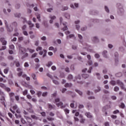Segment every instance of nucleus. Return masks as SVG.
I'll list each match as a JSON object with an SVG mask.
<instances>
[{
    "mask_svg": "<svg viewBox=\"0 0 126 126\" xmlns=\"http://www.w3.org/2000/svg\"><path fill=\"white\" fill-rule=\"evenodd\" d=\"M117 8V12L119 15H123L125 13V10L123 7V5L120 3H118L116 5Z\"/></svg>",
    "mask_w": 126,
    "mask_h": 126,
    "instance_id": "nucleus-1",
    "label": "nucleus"
},
{
    "mask_svg": "<svg viewBox=\"0 0 126 126\" xmlns=\"http://www.w3.org/2000/svg\"><path fill=\"white\" fill-rule=\"evenodd\" d=\"M116 83L119 85V86H120L121 89H125V84L121 80H117Z\"/></svg>",
    "mask_w": 126,
    "mask_h": 126,
    "instance_id": "nucleus-2",
    "label": "nucleus"
},
{
    "mask_svg": "<svg viewBox=\"0 0 126 126\" xmlns=\"http://www.w3.org/2000/svg\"><path fill=\"white\" fill-rule=\"evenodd\" d=\"M114 57L115 60V64L117 65L119 63V53L115 52L114 53Z\"/></svg>",
    "mask_w": 126,
    "mask_h": 126,
    "instance_id": "nucleus-3",
    "label": "nucleus"
},
{
    "mask_svg": "<svg viewBox=\"0 0 126 126\" xmlns=\"http://www.w3.org/2000/svg\"><path fill=\"white\" fill-rule=\"evenodd\" d=\"M14 93H10L9 94V96L10 97V100L11 102H14V98H13V97H14Z\"/></svg>",
    "mask_w": 126,
    "mask_h": 126,
    "instance_id": "nucleus-4",
    "label": "nucleus"
},
{
    "mask_svg": "<svg viewBox=\"0 0 126 126\" xmlns=\"http://www.w3.org/2000/svg\"><path fill=\"white\" fill-rule=\"evenodd\" d=\"M56 106L57 107H60V106L61 109H63V108H65V105H63V102H60L58 103H56Z\"/></svg>",
    "mask_w": 126,
    "mask_h": 126,
    "instance_id": "nucleus-5",
    "label": "nucleus"
},
{
    "mask_svg": "<svg viewBox=\"0 0 126 126\" xmlns=\"http://www.w3.org/2000/svg\"><path fill=\"white\" fill-rule=\"evenodd\" d=\"M43 54V58H45V56H46V55H47V50L44 49L43 50V51H40L39 52V55L40 56H42Z\"/></svg>",
    "mask_w": 126,
    "mask_h": 126,
    "instance_id": "nucleus-6",
    "label": "nucleus"
},
{
    "mask_svg": "<svg viewBox=\"0 0 126 126\" xmlns=\"http://www.w3.org/2000/svg\"><path fill=\"white\" fill-rule=\"evenodd\" d=\"M0 41L1 43H2V45H3V46H5V45H6V44L7 43V42H6L5 39L3 37H1V38H0Z\"/></svg>",
    "mask_w": 126,
    "mask_h": 126,
    "instance_id": "nucleus-7",
    "label": "nucleus"
},
{
    "mask_svg": "<svg viewBox=\"0 0 126 126\" xmlns=\"http://www.w3.org/2000/svg\"><path fill=\"white\" fill-rule=\"evenodd\" d=\"M0 101H3L1 102V104L4 106V107H6L5 105V102H4L5 101V98H4V96L3 95L2 96L1 98L0 99Z\"/></svg>",
    "mask_w": 126,
    "mask_h": 126,
    "instance_id": "nucleus-8",
    "label": "nucleus"
},
{
    "mask_svg": "<svg viewBox=\"0 0 126 126\" xmlns=\"http://www.w3.org/2000/svg\"><path fill=\"white\" fill-rule=\"evenodd\" d=\"M19 51L20 52H21L22 54H25L26 52V49H25V48L24 47H20L19 49Z\"/></svg>",
    "mask_w": 126,
    "mask_h": 126,
    "instance_id": "nucleus-9",
    "label": "nucleus"
},
{
    "mask_svg": "<svg viewBox=\"0 0 126 126\" xmlns=\"http://www.w3.org/2000/svg\"><path fill=\"white\" fill-rule=\"evenodd\" d=\"M47 105L48 106V108L50 109V110L55 109V108L56 107L55 105H53L51 104L50 103H48Z\"/></svg>",
    "mask_w": 126,
    "mask_h": 126,
    "instance_id": "nucleus-10",
    "label": "nucleus"
},
{
    "mask_svg": "<svg viewBox=\"0 0 126 126\" xmlns=\"http://www.w3.org/2000/svg\"><path fill=\"white\" fill-rule=\"evenodd\" d=\"M66 23H63V25L64 27L62 29V30L63 31H65L66 30H67V26H66Z\"/></svg>",
    "mask_w": 126,
    "mask_h": 126,
    "instance_id": "nucleus-11",
    "label": "nucleus"
},
{
    "mask_svg": "<svg viewBox=\"0 0 126 126\" xmlns=\"http://www.w3.org/2000/svg\"><path fill=\"white\" fill-rule=\"evenodd\" d=\"M6 120L8 122V124H9V126H13V123H12V122L11 121V120L10 119H9V118H7Z\"/></svg>",
    "mask_w": 126,
    "mask_h": 126,
    "instance_id": "nucleus-12",
    "label": "nucleus"
},
{
    "mask_svg": "<svg viewBox=\"0 0 126 126\" xmlns=\"http://www.w3.org/2000/svg\"><path fill=\"white\" fill-rule=\"evenodd\" d=\"M31 117L33 120H35L36 121H37V120H39V117H37L35 115H32Z\"/></svg>",
    "mask_w": 126,
    "mask_h": 126,
    "instance_id": "nucleus-13",
    "label": "nucleus"
},
{
    "mask_svg": "<svg viewBox=\"0 0 126 126\" xmlns=\"http://www.w3.org/2000/svg\"><path fill=\"white\" fill-rule=\"evenodd\" d=\"M85 115L86 116V117H87V118H89L90 119L92 118V115H91V113H90V112L86 113Z\"/></svg>",
    "mask_w": 126,
    "mask_h": 126,
    "instance_id": "nucleus-14",
    "label": "nucleus"
},
{
    "mask_svg": "<svg viewBox=\"0 0 126 126\" xmlns=\"http://www.w3.org/2000/svg\"><path fill=\"white\" fill-rule=\"evenodd\" d=\"M72 86V83H67L64 85V87L67 88V87H71Z\"/></svg>",
    "mask_w": 126,
    "mask_h": 126,
    "instance_id": "nucleus-15",
    "label": "nucleus"
},
{
    "mask_svg": "<svg viewBox=\"0 0 126 126\" xmlns=\"http://www.w3.org/2000/svg\"><path fill=\"white\" fill-rule=\"evenodd\" d=\"M27 110L28 111V112H29V113H34V110H33V107H30L27 109Z\"/></svg>",
    "mask_w": 126,
    "mask_h": 126,
    "instance_id": "nucleus-16",
    "label": "nucleus"
},
{
    "mask_svg": "<svg viewBox=\"0 0 126 126\" xmlns=\"http://www.w3.org/2000/svg\"><path fill=\"white\" fill-rule=\"evenodd\" d=\"M82 76L83 78H84V79H86V78H88V77H89V75L83 74L82 75Z\"/></svg>",
    "mask_w": 126,
    "mask_h": 126,
    "instance_id": "nucleus-17",
    "label": "nucleus"
},
{
    "mask_svg": "<svg viewBox=\"0 0 126 126\" xmlns=\"http://www.w3.org/2000/svg\"><path fill=\"white\" fill-rule=\"evenodd\" d=\"M28 24L30 26V28H32V27H34V24H32V22H31V21H29L28 22Z\"/></svg>",
    "mask_w": 126,
    "mask_h": 126,
    "instance_id": "nucleus-18",
    "label": "nucleus"
},
{
    "mask_svg": "<svg viewBox=\"0 0 126 126\" xmlns=\"http://www.w3.org/2000/svg\"><path fill=\"white\" fill-rule=\"evenodd\" d=\"M110 106L106 105V106H104L102 108V111L105 112L107 110V109L110 108Z\"/></svg>",
    "mask_w": 126,
    "mask_h": 126,
    "instance_id": "nucleus-19",
    "label": "nucleus"
},
{
    "mask_svg": "<svg viewBox=\"0 0 126 126\" xmlns=\"http://www.w3.org/2000/svg\"><path fill=\"white\" fill-rule=\"evenodd\" d=\"M108 54V52H107V51H104L102 52V55L103 56V57H104V58H107V55Z\"/></svg>",
    "mask_w": 126,
    "mask_h": 126,
    "instance_id": "nucleus-20",
    "label": "nucleus"
},
{
    "mask_svg": "<svg viewBox=\"0 0 126 126\" xmlns=\"http://www.w3.org/2000/svg\"><path fill=\"white\" fill-rule=\"evenodd\" d=\"M50 18L51 20H50L49 22L51 24H52V23L53 22V20H54V19H56V16H53L52 17H50Z\"/></svg>",
    "mask_w": 126,
    "mask_h": 126,
    "instance_id": "nucleus-21",
    "label": "nucleus"
},
{
    "mask_svg": "<svg viewBox=\"0 0 126 126\" xmlns=\"http://www.w3.org/2000/svg\"><path fill=\"white\" fill-rule=\"evenodd\" d=\"M111 85H113V86H115V85H116V84H117V82H116V81L111 80Z\"/></svg>",
    "mask_w": 126,
    "mask_h": 126,
    "instance_id": "nucleus-22",
    "label": "nucleus"
},
{
    "mask_svg": "<svg viewBox=\"0 0 126 126\" xmlns=\"http://www.w3.org/2000/svg\"><path fill=\"white\" fill-rule=\"evenodd\" d=\"M93 41L94 42H95V43H96V42H98L99 40L98 39V38H97V37H94L93 38Z\"/></svg>",
    "mask_w": 126,
    "mask_h": 126,
    "instance_id": "nucleus-23",
    "label": "nucleus"
},
{
    "mask_svg": "<svg viewBox=\"0 0 126 126\" xmlns=\"http://www.w3.org/2000/svg\"><path fill=\"white\" fill-rule=\"evenodd\" d=\"M114 90L115 92H118V91L120 90V88H119L118 86H116L114 87Z\"/></svg>",
    "mask_w": 126,
    "mask_h": 126,
    "instance_id": "nucleus-24",
    "label": "nucleus"
},
{
    "mask_svg": "<svg viewBox=\"0 0 126 126\" xmlns=\"http://www.w3.org/2000/svg\"><path fill=\"white\" fill-rule=\"evenodd\" d=\"M9 70V69L8 68H6L4 69L3 72L4 73H5V74H7Z\"/></svg>",
    "mask_w": 126,
    "mask_h": 126,
    "instance_id": "nucleus-25",
    "label": "nucleus"
},
{
    "mask_svg": "<svg viewBox=\"0 0 126 126\" xmlns=\"http://www.w3.org/2000/svg\"><path fill=\"white\" fill-rule=\"evenodd\" d=\"M35 15L37 17V19H38L39 22L41 21V17L40 16V14H35Z\"/></svg>",
    "mask_w": 126,
    "mask_h": 126,
    "instance_id": "nucleus-26",
    "label": "nucleus"
},
{
    "mask_svg": "<svg viewBox=\"0 0 126 126\" xmlns=\"http://www.w3.org/2000/svg\"><path fill=\"white\" fill-rule=\"evenodd\" d=\"M12 27H14V28H16V27H17V23L16 22H14L12 24Z\"/></svg>",
    "mask_w": 126,
    "mask_h": 126,
    "instance_id": "nucleus-27",
    "label": "nucleus"
},
{
    "mask_svg": "<svg viewBox=\"0 0 126 126\" xmlns=\"http://www.w3.org/2000/svg\"><path fill=\"white\" fill-rule=\"evenodd\" d=\"M122 75H123L122 72H119L116 74V76H117V77H121Z\"/></svg>",
    "mask_w": 126,
    "mask_h": 126,
    "instance_id": "nucleus-28",
    "label": "nucleus"
},
{
    "mask_svg": "<svg viewBox=\"0 0 126 126\" xmlns=\"http://www.w3.org/2000/svg\"><path fill=\"white\" fill-rule=\"evenodd\" d=\"M53 64V62H49L47 64V66H48V67H50V66H51Z\"/></svg>",
    "mask_w": 126,
    "mask_h": 126,
    "instance_id": "nucleus-29",
    "label": "nucleus"
},
{
    "mask_svg": "<svg viewBox=\"0 0 126 126\" xmlns=\"http://www.w3.org/2000/svg\"><path fill=\"white\" fill-rule=\"evenodd\" d=\"M15 116L16 119H20V118H21V114H15Z\"/></svg>",
    "mask_w": 126,
    "mask_h": 126,
    "instance_id": "nucleus-30",
    "label": "nucleus"
},
{
    "mask_svg": "<svg viewBox=\"0 0 126 126\" xmlns=\"http://www.w3.org/2000/svg\"><path fill=\"white\" fill-rule=\"evenodd\" d=\"M53 82L54 84H56V85H59L60 84V83L57 80H53Z\"/></svg>",
    "mask_w": 126,
    "mask_h": 126,
    "instance_id": "nucleus-31",
    "label": "nucleus"
},
{
    "mask_svg": "<svg viewBox=\"0 0 126 126\" xmlns=\"http://www.w3.org/2000/svg\"><path fill=\"white\" fill-rule=\"evenodd\" d=\"M0 87H1V88L5 89L6 86H5V85H4V84L0 83Z\"/></svg>",
    "mask_w": 126,
    "mask_h": 126,
    "instance_id": "nucleus-32",
    "label": "nucleus"
},
{
    "mask_svg": "<svg viewBox=\"0 0 126 126\" xmlns=\"http://www.w3.org/2000/svg\"><path fill=\"white\" fill-rule=\"evenodd\" d=\"M28 94V91L27 90H25L23 92V95L25 96V95H27Z\"/></svg>",
    "mask_w": 126,
    "mask_h": 126,
    "instance_id": "nucleus-33",
    "label": "nucleus"
},
{
    "mask_svg": "<svg viewBox=\"0 0 126 126\" xmlns=\"http://www.w3.org/2000/svg\"><path fill=\"white\" fill-rule=\"evenodd\" d=\"M27 50H28V51H29L30 53H31V54L35 52V50L34 49L28 48Z\"/></svg>",
    "mask_w": 126,
    "mask_h": 126,
    "instance_id": "nucleus-34",
    "label": "nucleus"
},
{
    "mask_svg": "<svg viewBox=\"0 0 126 126\" xmlns=\"http://www.w3.org/2000/svg\"><path fill=\"white\" fill-rule=\"evenodd\" d=\"M80 123L81 124H84L85 123V119L82 118L80 121Z\"/></svg>",
    "mask_w": 126,
    "mask_h": 126,
    "instance_id": "nucleus-35",
    "label": "nucleus"
},
{
    "mask_svg": "<svg viewBox=\"0 0 126 126\" xmlns=\"http://www.w3.org/2000/svg\"><path fill=\"white\" fill-rule=\"evenodd\" d=\"M74 37V34H70L69 36H67V39H69L70 38H73Z\"/></svg>",
    "mask_w": 126,
    "mask_h": 126,
    "instance_id": "nucleus-36",
    "label": "nucleus"
},
{
    "mask_svg": "<svg viewBox=\"0 0 126 126\" xmlns=\"http://www.w3.org/2000/svg\"><path fill=\"white\" fill-rule=\"evenodd\" d=\"M72 78H73V76H72V75H69L68 76L67 79L69 80H70L72 79Z\"/></svg>",
    "mask_w": 126,
    "mask_h": 126,
    "instance_id": "nucleus-37",
    "label": "nucleus"
},
{
    "mask_svg": "<svg viewBox=\"0 0 126 126\" xmlns=\"http://www.w3.org/2000/svg\"><path fill=\"white\" fill-rule=\"evenodd\" d=\"M21 16V14H20V13H17L16 14H15V17H20V16Z\"/></svg>",
    "mask_w": 126,
    "mask_h": 126,
    "instance_id": "nucleus-38",
    "label": "nucleus"
},
{
    "mask_svg": "<svg viewBox=\"0 0 126 126\" xmlns=\"http://www.w3.org/2000/svg\"><path fill=\"white\" fill-rule=\"evenodd\" d=\"M7 31H8V32H11V31H12L13 30V28H7Z\"/></svg>",
    "mask_w": 126,
    "mask_h": 126,
    "instance_id": "nucleus-39",
    "label": "nucleus"
},
{
    "mask_svg": "<svg viewBox=\"0 0 126 126\" xmlns=\"http://www.w3.org/2000/svg\"><path fill=\"white\" fill-rule=\"evenodd\" d=\"M60 102V98H57L55 99L54 100V103H59Z\"/></svg>",
    "mask_w": 126,
    "mask_h": 126,
    "instance_id": "nucleus-40",
    "label": "nucleus"
},
{
    "mask_svg": "<svg viewBox=\"0 0 126 126\" xmlns=\"http://www.w3.org/2000/svg\"><path fill=\"white\" fill-rule=\"evenodd\" d=\"M32 76L33 79H34V80H36V79H37V78H36V75L35 74H32Z\"/></svg>",
    "mask_w": 126,
    "mask_h": 126,
    "instance_id": "nucleus-41",
    "label": "nucleus"
},
{
    "mask_svg": "<svg viewBox=\"0 0 126 126\" xmlns=\"http://www.w3.org/2000/svg\"><path fill=\"white\" fill-rule=\"evenodd\" d=\"M75 91H76V92H77V93H78V94H79L80 95V96H81V95H82V93L80 91L76 90Z\"/></svg>",
    "mask_w": 126,
    "mask_h": 126,
    "instance_id": "nucleus-42",
    "label": "nucleus"
},
{
    "mask_svg": "<svg viewBox=\"0 0 126 126\" xmlns=\"http://www.w3.org/2000/svg\"><path fill=\"white\" fill-rule=\"evenodd\" d=\"M65 18H67V19H69L70 18V15H69L68 14H66L65 15Z\"/></svg>",
    "mask_w": 126,
    "mask_h": 126,
    "instance_id": "nucleus-43",
    "label": "nucleus"
},
{
    "mask_svg": "<svg viewBox=\"0 0 126 126\" xmlns=\"http://www.w3.org/2000/svg\"><path fill=\"white\" fill-rule=\"evenodd\" d=\"M23 33L24 35H25V36H27L28 35V32L26 31H24L23 32Z\"/></svg>",
    "mask_w": 126,
    "mask_h": 126,
    "instance_id": "nucleus-44",
    "label": "nucleus"
},
{
    "mask_svg": "<svg viewBox=\"0 0 126 126\" xmlns=\"http://www.w3.org/2000/svg\"><path fill=\"white\" fill-rule=\"evenodd\" d=\"M119 113H120V111L119 110H116L113 111V114H114L115 115H116V114H119Z\"/></svg>",
    "mask_w": 126,
    "mask_h": 126,
    "instance_id": "nucleus-45",
    "label": "nucleus"
},
{
    "mask_svg": "<svg viewBox=\"0 0 126 126\" xmlns=\"http://www.w3.org/2000/svg\"><path fill=\"white\" fill-rule=\"evenodd\" d=\"M121 107L122 109H125V108L126 107V105H125V103H121Z\"/></svg>",
    "mask_w": 126,
    "mask_h": 126,
    "instance_id": "nucleus-46",
    "label": "nucleus"
},
{
    "mask_svg": "<svg viewBox=\"0 0 126 126\" xmlns=\"http://www.w3.org/2000/svg\"><path fill=\"white\" fill-rule=\"evenodd\" d=\"M96 75L97 76L98 79H99V80L101 79V76H100V73H96Z\"/></svg>",
    "mask_w": 126,
    "mask_h": 126,
    "instance_id": "nucleus-47",
    "label": "nucleus"
},
{
    "mask_svg": "<svg viewBox=\"0 0 126 126\" xmlns=\"http://www.w3.org/2000/svg\"><path fill=\"white\" fill-rule=\"evenodd\" d=\"M119 50L121 52H123V53L125 52V49L123 47H120Z\"/></svg>",
    "mask_w": 126,
    "mask_h": 126,
    "instance_id": "nucleus-48",
    "label": "nucleus"
},
{
    "mask_svg": "<svg viewBox=\"0 0 126 126\" xmlns=\"http://www.w3.org/2000/svg\"><path fill=\"white\" fill-rule=\"evenodd\" d=\"M47 120L48 121H54L55 119L52 117H48L47 118Z\"/></svg>",
    "mask_w": 126,
    "mask_h": 126,
    "instance_id": "nucleus-49",
    "label": "nucleus"
},
{
    "mask_svg": "<svg viewBox=\"0 0 126 126\" xmlns=\"http://www.w3.org/2000/svg\"><path fill=\"white\" fill-rule=\"evenodd\" d=\"M15 99L16 100H17V102H18V101H19V95H16L15 96Z\"/></svg>",
    "mask_w": 126,
    "mask_h": 126,
    "instance_id": "nucleus-50",
    "label": "nucleus"
},
{
    "mask_svg": "<svg viewBox=\"0 0 126 126\" xmlns=\"http://www.w3.org/2000/svg\"><path fill=\"white\" fill-rule=\"evenodd\" d=\"M37 55H38V54L37 53H34L33 54H32V58H36V57H37Z\"/></svg>",
    "mask_w": 126,
    "mask_h": 126,
    "instance_id": "nucleus-51",
    "label": "nucleus"
},
{
    "mask_svg": "<svg viewBox=\"0 0 126 126\" xmlns=\"http://www.w3.org/2000/svg\"><path fill=\"white\" fill-rule=\"evenodd\" d=\"M94 57L95 59H99V58H100V55L98 54H95Z\"/></svg>",
    "mask_w": 126,
    "mask_h": 126,
    "instance_id": "nucleus-52",
    "label": "nucleus"
},
{
    "mask_svg": "<svg viewBox=\"0 0 126 126\" xmlns=\"http://www.w3.org/2000/svg\"><path fill=\"white\" fill-rule=\"evenodd\" d=\"M21 122L22 123V124H24L26 123V121L24 120L23 118L21 119Z\"/></svg>",
    "mask_w": 126,
    "mask_h": 126,
    "instance_id": "nucleus-53",
    "label": "nucleus"
},
{
    "mask_svg": "<svg viewBox=\"0 0 126 126\" xmlns=\"http://www.w3.org/2000/svg\"><path fill=\"white\" fill-rule=\"evenodd\" d=\"M5 49H6V46H2L1 48L0 49V51H3V50H5Z\"/></svg>",
    "mask_w": 126,
    "mask_h": 126,
    "instance_id": "nucleus-54",
    "label": "nucleus"
},
{
    "mask_svg": "<svg viewBox=\"0 0 126 126\" xmlns=\"http://www.w3.org/2000/svg\"><path fill=\"white\" fill-rule=\"evenodd\" d=\"M4 89L5 90H6V91H7V92H10V88H6V87H5V88Z\"/></svg>",
    "mask_w": 126,
    "mask_h": 126,
    "instance_id": "nucleus-55",
    "label": "nucleus"
},
{
    "mask_svg": "<svg viewBox=\"0 0 126 126\" xmlns=\"http://www.w3.org/2000/svg\"><path fill=\"white\" fill-rule=\"evenodd\" d=\"M24 66H25V67H28L29 66V64H28V63L26 62L24 63Z\"/></svg>",
    "mask_w": 126,
    "mask_h": 126,
    "instance_id": "nucleus-56",
    "label": "nucleus"
},
{
    "mask_svg": "<svg viewBox=\"0 0 126 126\" xmlns=\"http://www.w3.org/2000/svg\"><path fill=\"white\" fill-rule=\"evenodd\" d=\"M16 66H17V67L20 66V63H19V62H17L16 63Z\"/></svg>",
    "mask_w": 126,
    "mask_h": 126,
    "instance_id": "nucleus-57",
    "label": "nucleus"
},
{
    "mask_svg": "<svg viewBox=\"0 0 126 126\" xmlns=\"http://www.w3.org/2000/svg\"><path fill=\"white\" fill-rule=\"evenodd\" d=\"M9 47L10 49H11V50H13V49H14V45L13 44H11V45H9Z\"/></svg>",
    "mask_w": 126,
    "mask_h": 126,
    "instance_id": "nucleus-58",
    "label": "nucleus"
},
{
    "mask_svg": "<svg viewBox=\"0 0 126 126\" xmlns=\"http://www.w3.org/2000/svg\"><path fill=\"white\" fill-rule=\"evenodd\" d=\"M24 37L23 36H20L18 38V40L20 41H23Z\"/></svg>",
    "mask_w": 126,
    "mask_h": 126,
    "instance_id": "nucleus-59",
    "label": "nucleus"
},
{
    "mask_svg": "<svg viewBox=\"0 0 126 126\" xmlns=\"http://www.w3.org/2000/svg\"><path fill=\"white\" fill-rule=\"evenodd\" d=\"M51 69H52V70H56V69H57V67H56L55 65H53L51 67Z\"/></svg>",
    "mask_w": 126,
    "mask_h": 126,
    "instance_id": "nucleus-60",
    "label": "nucleus"
},
{
    "mask_svg": "<svg viewBox=\"0 0 126 126\" xmlns=\"http://www.w3.org/2000/svg\"><path fill=\"white\" fill-rule=\"evenodd\" d=\"M41 94H42V92H38L37 93V95L38 96V97H40V96H41Z\"/></svg>",
    "mask_w": 126,
    "mask_h": 126,
    "instance_id": "nucleus-61",
    "label": "nucleus"
},
{
    "mask_svg": "<svg viewBox=\"0 0 126 126\" xmlns=\"http://www.w3.org/2000/svg\"><path fill=\"white\" fill-rule=\"evenodd\" d=\"M22 73H23V72H22V71H21V72H19V73H18V76L19 77H20V76H21V75H22Z\"/></svg>",
    "mask_w": 126,
    "mask_h": 126,
    "instance_id": "nucleus-62",
    "label": "nucleus"
},
{
    "mask_svg": "<svg viewBox=\"0 0 126 126\" xmlns=\"http://www.w3.org/2000/svg\"><path fill=\"white\" fill-rule=\"evenodd\" d=\"M112 119H113V120H116L117 119V115H111Z\"/></svg>",
    "mask_w": 126,
    "mask_h": 126,
    "instance_id": "nucleus-63",
    "label": "nucleus"
},
{
    "mask_svg": "<svg viewBox=\"0 0 126 126\" xmlns=\"http://www.w3.org/2000/svg\"><path fill=\"white\" fill-rule=\"evenodd\" d=\"M17 108H18V107L17 105H14L13 106V109L14 110H17Z\"/></svg>",
    "mask_w": 126,
    "mask_h": 126,
    "instance_id": "nucleus-64",
    "label": "nucleus"
}]
</instances>
